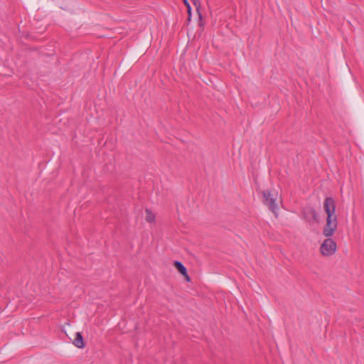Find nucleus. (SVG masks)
I'll list each match as a JSON object with an SVG mask.
<instances>
[{
  "instance_id": "obj_2",
  "label": "nucleus",
  "mask_w": 364,
  "mask_h": 364,
  "mask_svg": "<svg viewBox=\"0 0 364 364\" xmlns=\"http://www.w3.org/2000/svg\"><path fill=\"white\" fill-rule=\"evenodd\" d=\"M263 204L268 206L270 211H272L276 217L278 216V205L276 203L277 193L272 190H264L262 191Z\"/></svg>"
},
{
  "instance_id": "obj_10",
  "label": "nucleus",
  "mask_w": 364,
  "mask_h": 364,
  "mask_svg": "<svg viewBox=\"0 0 364 364\" xmlns=\"http://www.w3.org/2000/svg\"><path fill=\"white\" fill-rule=\"evenodd\" d=\"M184 5L186 6V9H187V13H188V15H189V14H192V12H191L192 9H191V5H190L189 2H188V4H184Z\"/></svg>"
},
{
  "instance_id": "obj_1",
  "label": "nucleus",
  "mask_w": 364,
  "mask_h": 364,
  "mask_svg": "<svg viewBox=\"0 0 364 364\" xmlns=\"http://www.w3.org/2000/svg\"><path fill=\"white\" fill-rule=\"evenodd\" d=\"M336 201L332 197H327L323 202V209L327 215L326 223L323 229L326 237H331L337 229L338 222L336 212Z\"/></svg>"
},
{
  "instance_id": "obj_6",
  "label": "nucleus",
  "mask_w": 364,
  "mask_h": 364,
  "mask_svg": "<svg viewBox=\"0 0 364 364\" xmlns=\"http://www.w3.org/2000/svg\"><path fill=\"white\" fill-rule=\"evenodd\" d=\"M193 4L195 6L197 14H198L199 18V26L203 25V15L200 12V0H191Z\"/></svg>"
},
{
  "instance_id": "obj_5",
  "label": "nucleus",
  "mask_w": 364,
  "mask_h": 364,
  "mask_svg": "<svg viewBox=\"0 0 364 364\" xmlns=\"http://www.w3.org/2000/svg\"><path fill=\"white\" fill-rule=\"evenodd\" d=\"M73 343L75 346L78 348H84L86 346V342L85 341L83 336L80 332H77L75 333V338L73 341Z\"/></svg>"
},
{
  "instance_id": "obj_11",
  "label": "nucleus",
  "mask_w": 364,
  "mask_h": 364,
  "mask_svg": "<svg viewBox=\"0 0 364 364\" xmlns=\"http://www.w3.org/2000/svg\"><path fill=\"white\" fill-rule=\"evenodd\" d=\"M183 276L184 277V279L186 282H191V277L188 275V272H186V274H183Z\"/></svg>"
},
{
  "instance_id": "obj_9",
  "label": "nucleus",
  "mask_w": 364,
  "mask_h": 364,
  "mask_svg": "<svg viewBox=\"0 0 364 364\" xmlns=\"http://www.w3.org/2000/svg\"><path fill=\"white\" fill-rule=\"evenodd\" d=\"M145 212H146V220L147 222H149V223L154 221V220H155V215H154V214L151 212V210L147 208V209H146V211H145Z\"/></svg>"
},
{
  "instance_id": "obj_4",
  "label": "nucleus",
  "mask_w": 364,
  "mask_h": 364,
  "mask_svg": "<svg viewBox=\"0 0 364 364\" xmlns=\"http://www.w3.org/2000/svg\"><path fill=\"white\" fill-rule=\"evenodd\" d=\"M303 218L309 223H319L320 219L316 209L313 207L305 208L302 211Z\"/></svg>"
},
{
  "instance_id": "obj_7",
  "label": "nucleus",
  "mask_w": 364,
  "mask_h": 364,
  "mask_svg": "<svg viewBox=\"0 0 364 364\" xmlns=\"http://www.w3.org/2000/svg\"><path fill=\"white\" fill-rule=\"evenodd\" d=\"M193 4L195 6L197 14H198L199 18V26L203 25V15L200 12V0H191Z\"/></svg>"
},
{
  "instance_id": "obj_13",
  "label": "nucleus",
  "mask_w": 364,
  "mask_h": 364,
  "mask_svg": "<svg viewBox=\"0 0 364 364\" xmlns=\"http://www.w3.org/2000/svg\"><path fill=\"white\" fill-rule=\"evenodd\" d=\"M182 1H183V4H187L188 2V0H182Z\"/></svg>"
},
{
  "instance_id": "obj_8",
  "label": "nucleus",
  "mask_w": 364,
  "mask_h": 364,
  "mask_svg": "<svg viewBox=\"0 0 364 364\" xmlns=\"http://www.w3.org/2000/svg\"><path fill=\"white\" fill-rule=\"evenodd\" d=\"M173 266L182 275L186 274L187 269L181 262L178 260L174 261Z\"/></svg>"
},
{
  "instance_id": "obj_3",
  "label": "nucleus",
  "mask_w": 364,
  "mask_h": 364,
  "mask_svg": "<svg viewBox=\"0 0 364 364\" xmlns=\"http://www.w3.org/2000/svg\"><path fill=\"white\" fill-rule=\"evenodd\" d=\"M336 243L331 238L327 237L323 240L320 247V251L322 255H333L336 251Z\"/></svg>"
},
{
  "instance_id": "obj_12",
  "label": "nucleus",
  "mask_w": 364,
  "mask_h": 364,
  "mask_svg": "<svg viewBox=\"0 0 364 364\" xmlns=\"http://www.w3.org/2000/svg\"><path fill=\"white\" fill-rule=\"evenodd\" d=\"M191 17H192V14H189V15H188L187 21H191Z\"/></svg>"
}]
</instances>
